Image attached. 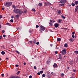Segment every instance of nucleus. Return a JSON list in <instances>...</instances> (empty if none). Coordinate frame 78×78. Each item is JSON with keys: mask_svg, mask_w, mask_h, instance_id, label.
<instances>
[{"mask_svg": "<svg viewBox=\"0 0 78 78\" xmlns=\"http://www.w3.org/2000/svg\"><path fill=\"white\" fill-rule=\"evenodd\" d=\"M13 11L14 12H15L16 14H19L20 15H21V14L23 13V11L17 9H14Z\"/></svg>", "mask_w": 78, "mask_h": 78, "instance_id": "nucleus-1", "label": "nucleus"}, {"mask_svg": "<svg viewBox=\"0 0 78 78\" xmlns=\"http://www.w3.org/2000/svg\"><path fill=\"white\" fill-rule=\"evenodd\" d=\"M11 5H12V2H6L4 4V6L6 7H9Z\"/></svg>", "mask_w": 78, "mask_h": 78, "instance_id": "nucleus-2", "label": "nucleus"}, {"mask_svg": "<svg viewBox=\"0 0 78 78\" xmlns=\"http://www.w3.org/2000/svg\"><path fill=\"white\" fill-rule=\"evenodd\" d=\"M40 31H41V33H42V31L45 30V27L42 26H40Z\"/></svg>", "mask_w": 78, "mask_h": 78, "instance_id": "nucleus-3", "label": "nucleus"}, {"mask_svg": "<svg viewBox=\"0 0 78 78\" xmlns=\"http://www.w3.org/2000/svg\"><path fill=\"white\" fill-rule=\"evenodd\" d=\"M62 55H65V54L66 53V49H64L62 51Z\"/></svg>", "mask_w": 78, "mask_h": 78, "instance_id": "nucleus-4", "label": "nucleus"}, {"mask_svg": "<svg viewBox=\"0 0 78 78\" xmlns=\"http://www.w3.org/2000/svg\"><path fill=\"white\" fill-rule=\"evenodd\" d=\"M66 0H61L59 3H66Z\"/></svg>", "mask_w": 78, "mask_h": 78, "instance_id": "nucleus-5", "label": "nucleus"}, {"mask_svg": "<svg viewBox=\"0 0 78 78\" xmlns=\"http://www.w3.org/2000/svg\"><path fill=\"white\" fill-rule=\"evenodd\" d=\"M45 5L47 6H48L51 5V3L49 2H46L45 4Z\"/></svg>", "mask_w": 78, "mask_h": 78, "instance_id": "nucleus-6", "label": "nucleus"}, {"mask_svg": "<svg viewBox=\"0 0 78 78\" xmlns=\"http://www.w3.org/2000/svg\"><path fill=\"white\" fill-rule=\"evenodd\" d=\"M54 26L55 28H57V27H58V26H59V24L57 23H55L54 24Z\"/></svg>", "mask_w": 78, "mask_h": 78, "instance_id": "nucleus-7", "label": "nucleus"}, {"mask_svg": "<svg viewBox=\"0 0 78 78\" xmlns=\"http://www.w3.org/2000/svg\"><path fill=\"white\" fill-rule=\"evenodd\" d=\"M58 56L60 59H62V55L61 54H59Z\"/></svg>", "mask_w": 78, "mask_h": 78, "instance_id": "nucleus-8", "label": "nucleus"}, {"mask_svg": "<svg viewBox=\"0 0 78 78\" xmlns=\"http://www.w3.org/2000/svg\"><path fill=\"white\" fill-rule=\"evenodd\" d=\"M50 22L49 23L50 25V26H52L53 25V24L52 23V22H51V20H50Z\"/></svg>", "mask_w": 78, "mask_h": 78, "instance_id": "nucleus-9", "label": "nucleus"}, {"mask_svg": "<svg viewBox=\"0 0 78 78\" xmlns=\"http://www.w3.org/2000/svg\"><path fill=\"white\" fill-rule=\"evenodd\" d=\"M53 67L54 68L56 67H57V64L56 63H54V64Z\"/></svg>", "mask_w": 78, "mask_h": 78, "instance_id": "nucleus-10", "label": "nucleus"}, {"mask_svg": "<svg viewBox=\"0 0 78 78\" xmlns=\"http://www.w3.org/2000/svg\"><path fill=\"white\" fill-rule=\"evenodd\" d=\"M69 63L70 64H73V61H70Z\"/></svg>", "mask_w": 78, "mask_h": 78, "instance_id": "nucleus-11", "label": "nucleus"}, {"mask_svg": "<svg viewBox=\"0 0 78 78\" xmlns=\"http://www.w3.org/2000/svg\"><path fill=\"white\" fill-rule=\"evenodd\" d=\"M9 78H15V76H11L9 77Z\"/></svg>", "mask_w": 78, "mask_h": 78, "instance_id": "nucleus-12", "label": "nucleus"}, {"mask_svg": "<svg viewBox=\"0 0 78 78\" xmlns=\"http://www.w3.org/2000/svg\"><path fill=\"white\" fill-rule=\"evenodd\" d=\"M39 6H42V3H40L38 4Z\"/></svg>", "mask_w": 78, "mask_h": 78, "instance_id": "nucleus-13", "label": "nucleus"}, {"mask_svg": "<svg viewBox=\"0 0 78 78\" xmlns=\"http://www.w3.org/2000/svg\"><path fill=\"white\" fill-rule=\"evenodd\" d=\"M65 47H68V45H67V44L66 43L64 45Z\"/></svg>", "mask_w": 78, "mask_h": 78, "instance_id": "nucleus-14", "label": "nucleus"}, {"mask_svg": "<svg viewBox=\"0 0 78 78\" xmlns=\"http://www.w3.org/2000/svg\"><path fill=\"white\" fill-rule=\"evenodd\" d=\"M1 54H2V55H5V52L4 51H2L1 52Z\"/></svg>", "mask_w": 78, "mask_h": 78, "instance_id": "nucleus-15", "label": "nucleus"}, {"mask_svg": "<svg viewBox=\"0 0 78 78\" xmlns=\"http://www.w3.org/2000/svg\"><path fill=\"white\" fill-rule=\"evenodd\" d=\"M61 40V38H57V41H60Z\"/></svg>", "mask_w": 78, "mask_h": 78, "instance_id": "nucleus-16", "label": "nucleus"}, {"mask_svg": "<svg viewBox=\"0 0 78 78\" xmlns=\"http://www.w3.org/2000/svg\"><path fill=\"white\" fill-rule=\"evenodd\" d=\"M75 5H77V4H78V1H76L75 2Z\"/></svg>", "mask_w": 78, "mask_h": 78, "instance_id": "nucleus-17", "label": "nucleus"}, {"mask_svg": "<svg viewBox=\"0 0 78 78\" xmlns=\"http://www.w3.org/2000/svg\"><path fill=\"white\" fill-rule=\"evenodd\" d=\"M64 5V4H60L59 5V6H63Z\"/></svg>", "mask_w": 78, "mask_h": 78, "instance_id": "nucleus-18", "label": "nucleus"}, {"mask_svg": "<svg viewBox=\"0 0 78 78\" xmlns=\"http://www.w3.org/2000/svg\"><path fill=\"white\" fill-rule=\"evenodd\" d=\"M33 43H34V44H36V40H33Z\"/></svg>", "mask_w": 78, "mask_h": 78, "instance_id": "nucleus-19", "label": "nucleus"}, {"mask_svg": "<svg viewBox=\"0 0 78 78\" xmlns=\"http://www.w3.org/2000/svg\"><path fill=\"white\" fill-rule=\"evenodd\" d=\"M20 71H18L17 72V73H16L17 75H19V73H20Z\"/></svg>", "mask_w": 78, "mask_h": 78, "instance_id": "nucleus-20", "label": "nucleus"}, {"mask_svg": "<svg viewBox=\"0 0 78 78\" xmlns=\"http://www.w3.org/2000/svg\"><path fill=\"white\" fill-rule=\"evenodd\" d=\"M61 17H62L63 18V19H66V17H64V16L62 15L61 16Z\"/></svg>", "mask_w": 78, "mask_h": 78, "instance_id": "nucleus-21", "label": "nucleus"}, {"mask_svg": "<svg viewBox=\"0 0 78 78\" xmlns=\"http://www.w3.org/2000/svg\"><path fill=\"white\" fill-rule=\"evenodd\" d=\"M19 15H17L16 16V18H19Z\"/></svg>", "mask_w": 78, "mask_h": 78, "instance_id": "nucleus-22", "label": "nucleus"}, {"mask_svg": "<svg viewBox=\"0 0 78 78\" xmlns=\"http://www.w3.org/2000/svg\"><path fill=\"white\" fill-rule=\"evenodd\" d=\"M61 10H59L58 11V14H61Z\"/></svg>", "mask_w": 78, "mask_h": 78, "instance_id": "nucleus-23", "label": "nucleus"}, {"mask_svg": "<svg viewBox=\"0 0 78 78\" xmlns=\"http://www.w3.org/2000/svg\"><path fill=\"white\" fill-rule=\"evenodd\" d=\"M15 52H16V53H17L18 54H19V53H20V52L17 51H16Z\"/></svg>", "mask_w": 78, "mask_h": 78, "instance_id": "nucleus-24", "label": "nucleus"}, {"mask_svg": "<svg viewBox=\"0 0 78 78\" xmlns=\"http://www.w3.org/2000/svg\"><path fill=\"white\" fill-rule=\"evenodd\" d=\"M58 22L59 23H61V22H62L61 20H58Z\"/></svg>", "mask_w": 78, "mask_h": 78, "instance_id": "nucleus-25", "label": "nucleus"}, {"mask_svg": "<svg viewBox=\"0 0 78 78\" xmlns=\"http://www.w3.org/2000/svg\"><path fill=\"white\" fill-rule=\"evenodd\" d=\"M64 73H62L61 75V76H64Z\"/></svg>", "mask_w": 78, "mask_h": 78, "instance_id": "nucleus-26", "label": "nucleus"}, {"mask_svg": "<svg viewBox=\"0 0 78 78\" xmlns=\"http://www.w3.org/2000/svg\"><path fill=\"white\" fill-rule=\"evenodd\" d=\"M42 76L43 77H45V74H43V75H42Z\"/></svg>", "mask_w": 78, "mask_h": 78, "instance_id": "nucleus-27", "label": "nucleus"}, {"mask_svg": "<svg viewBox=\"0 0 78 78\" xmlns=\"http://www.w3.org/2000/svg\"><path fill=\"white\" fill-rule=\"evenodd\" d=\"M32 11H34V12H36V10H35V9H32Z\"/></svg>", "mask_w": 78, "mask_h": 78, "instance_id": "nucleus-28", "label": "nucleus"}, {"mask_svg": "<svg viewBox=\"0 0 78 78\" xmlns=\"http://www.w3.org/2000/svg\"><path fill=\"white\" fill-rule=\"evenodd\" d=\"M73 40V38H71L70 40H69V41H70V42H72V41Z\"/></svg>", "mask_w": 78, "mask_h": 78, "instance_id": "nucleus-29", "label": "nucleus"}, {"mask_svg": "<svg viewBox=\"0 0 78 78\" xmlns=\"http://www.w3.org/2000/svg\"><path fill=\"white\" fill-rule=\"evenodd\" d=\"M75 53H76L77 54H78V51H75Z\"/></svg>", "mask_w": 78, "mask_h": 78, "instance_id": "nucleus-30", "label": "nucleus"}, {"mask_svg": "<svg viewBox=\"0 0 78 78\" xmlns=\"http://www.w3.org/2000/svg\"><path fill=\"white\" fill-rule=\"evenodd\" d=\"M40 73H43V71H40Z\"/></svg>", "mask_w": 78, "mask_h": 78, "instance_id": "nucleus-31", "label": "nucleus"}, {"mask_svg": "<svg viewBox=\"0 0 78 78\" xmlns=\"http://www.w3.org/2000/svg\"><path fill=\"white\" fill-rule=\"evenodd\" d=\"M75 11H76H76H77V10H78V8H75Z\"/></svg>", "mask_w": 78, "mask_h": 78, "instance_id": "nucleus-32", "label": "nucleus"}, {"mask_svg": "<svg viewBox=\"0 0 78 78\" xmlns=\"http://www.w3.org/2000/svg\"><path fill=\"white\" fill-rule=\"evenodd\" d=\"M72 6H75V4H74L73 3H72Z\"/></svg>", "mask_w": 78, "mask_h": 78, "instance_id": "nucleus-33", "label": "nucleus"}, {"mask_svg": "<svg viewBox=\"0 0 78 78\" xmlns=\"http://www.w3.org/2000/svg\"><path fill=\"white\" fill-rule=\"evenodd\" d=\"M36 44H37V45H39V42H37L36 43Z\"/></svg>", "mask_w": 78, "mask_h": 78, "instance_id": "nucleus-34", "label": "nucleus"}, {"mask_svg": "<svg viewBox=\"0 0 78 78\" xmlns=\"http://www.w3.org/2000/svg\"><path fill=\"white\" fill-rule=\"evenodd\" d=\"M5 30H2V33H5Z\"/></svg>", "mask_w": 78, "mask_h": 78, "instance_id": "nucleus-35", "label": "nucleus"}, {"mask_svg": "<svg viewBox=\"0 0 78 78\" xmlns=\"http://www.w3.org/2000/svg\"><path fill=\"white\" fill-rule=\"evenodd\" d=\"M37 74L38 75H41V73H38Z\"/></svg>", "mask_w": 78, "mask_h": 78, "instance_id": "nucleus-36", "label": "nucleus"}, {"mask_svg": "<svg viewBox=\"0 0 78 78\" xmlns=\"http://www.w3.org/2000/svg\"><path fill=\"white\" fill-rule=\"evenodd\" d=\"M36 28H39V26L38 25H37L36 26Z\"/></svg>", "mask_w": 78, "mask_h": 78, "instance_id": "nucleus-37", "label": "nucleus"}, {"mask_svg": "<svg viewBox=\"0 0 78 78\" xmlns=\"http://www.w3.org/2000/svg\"><path fill=\"white\" fill-rule=\"evenodd\" d=\"M10 22H13V20L12 19L10 20Z\"/></svg>", "mask_w": 78, "mask_h": 78, "instance_id": "nucleus-38", "label": "nucleus"}, {"mask_svg": "<svg viewBox=\"0 0 78 78\" xmlns=\"http://www.w3.org/2000/svg\"><path fill=\"white\" fill-rule=\"evenodd\" d=\"M12 8H16V6L12 5Z\"/></svg>", "mask_w": 78, "mask_h": 78, "instance_id": "nucleus-39", "label": "nucleus"}, {"mask_svg": "<svg viewBox=\"0 0 78 78\" xmlns=\"http://www.w3.org/2000/svg\"><path fill=\"white\" fill-rule=\"evenodd\" d=\"M7 25H10V24L9 23H6Z\"/></svg>", "mask_w": 78, "mask_h": 78, "instance_id": "nucleus-40", "label": "nucleus"}, {"mask_svg": "<svg viewBox=\"0 0 78 78\" xmlns=\"http://www.w3.org/2000/svg\"><path fill=\"white\" fill-rule=\"evenodd\" d=\"M24 13H26L27 12V10H25L24 11Z\"/></svg>", "mask_w": 78, "mask_h": 78, "instance_id": "nucleus-41", "label": "nucleus"}, {"mask_svg": "<svg viewBox=\"0 0 78 78\" xmlns=\"http://www.w3.org/2000/svg\"><path fill=\"white\" fill-rule=\"evenodd\" d=\"M72 34L73 35V34H75V32H73L72 33Z\"/></svg>", "mask_w": 78, "mask_h": 78, "instance_id": "nucleus-42", "label": "nucleus"}, {"mask_svg": "<svg viewBox=\"0 0 78 78\" xmlns=\"http://www.w3.org/2000/svg\"><path fill=\"white\" fill-rule=\"evenodd\" d=\"M72 37H73V38H74V37H75V36H74V35H72Z\"/></svg>", "mask_w": 78, "mask_h": 78, "instance_id": "nucleus-43", "label": "nucleus"}, {"mask_svg": "<svg viewBox=\"0 0 78 78\" xmlns=\"http://www.w3.org/2000/svg\"><path fill=\"white\" fill-rule=\"evenodd\" d=\"M34 69H37L36 67V66H34Z\"/></svg>", "mask_w": 78, "mask_h": 78, "instance_id": "nucleus-44", "label": "nucleus"}, {"mask_svg": "<svg viewBox=\"0 0 78 78\" xmlns=\"http://www.w3.org/2000/svg\"><path fill=\"white\" fill-rule=\"evenodd\" d=\"M15 66H16V67H19V65H16Z\"/></svg>", "mask_w": 78, "mask_h": 78, "instance_id": "nucleus-45", "label": "nucleus"}, {"mask_svg": "<svg viewBox=\"0 0 78 78\" xmlns=\"http://www.w3.org/2000/svg\"><path fill=\"white\" fill-rule=\"evenodd\" d=\"M1 18H2V16L0 15V19H1Z\"/></svg>", "mask_w": 78, "mask_h": 78, "instance_id": "nucleus-46", "label": "nucleus"}, {"mask_svg": "<svg viewBox=\"0 0 78 78\" xmlns=\"http://www.w3.org/2000/svg\"><path fill=\"white\" fill-rule=\"evenodd\" d=\"M15 78H19V77L18 76H17L16 77H15Z\"/></svg>", "mask_w": 78, "mask_h": 78, "instance_id": "nucleus-47", "label": "nucleus"}, {"mask_svg": "<svg viewBox=\"0 0 78 78\" xmlns=\"http://www.w3.org/2000/svg\"><path fill=\"white\" fill-rule=\"evenodd\" d=\"M29 42L30 43V44H33V42H32V41H29Z\"/></svg>", "mask_w": 78, "mask_h": 78, "instance_id": "nucleus-48", "label": "nucleus"}, {"mask_svg": "<svg viewBox=\"0 0 78 78\" xmlns=\"http://www.w3.org/2000/svg\"><path fill=\"white\" fill-rule=\"evenodd\" d=\"M52 23H54V22H55V21H51Z\"/></svg>", "mask_w": 78, "mask_h": 78, "instance_id": "nucleus-49", "label": "nucleus"}, {"mask_svg": "<svg viewBox=\"0 0 78 78\" xmlns=\"http://www.w3.org/2000/svg\"><path fill=\"white\" fill-rule=\"evenodd\" d=\"M3 36L4 37H6V35H3Z\"/></svg>", "mask_w": 78, "mask_h": 78, "instance_id": "nucleus-50", "label": "nucleus"}, {"mask_svg": "<svg viewBox=\"0 0 78 78\" xmlns=\"http://www.w3.org/2000/svg\"><path fill=\"white\" fill-rule=\"evenodd\" d=\"M29 78H32V76H29Z\"/></svg>", "mask_w": 78, "mask_h": 78, "instance_id": "nucleus-51", "label": "nucleus"}, {"mask_svg": "<svg viewBox=\"0 0 78 78\" xmlns=\"http://www.w3.org/2000/svg\"><path fill=\"white\" fill-rule=\"evenodd\" d=\"M73 71L74 72H76V69H73Z\"/></svg>", "mask_w": 78, "mask_h": 78, "instance_id": "nucleus-52", "label": "nucleus"}, {"mask_svg": "<svg viewBox=\"0 0 78 78\" xmlns=\"http://www.w3.org/2000/svg\"><path fill=\"white\" fill-rule=\"evenodd\" d=\"M29 33H31V30H29Z\"/></svg>", "mask_w": 78, "mask_h": 78, "instance_id": "nucleus-53", "label": "nucleus"}, {"mask_svg": "<svg viewBox=\"0 0 78 78\" xmlns=\"http://www.w3.org/2000/svg\"><path fill=\"white\" fill-rule=\"evenodd\" d=\"M2 10H4V9H5V8H4L3 7L2 8Z\"/></svg>", "mask_w": 78, "mask_h": 78, "instance_id": "nucleus-54", "label": "nucleus"}, {"mask_svg": "<svg viewBox=\"0 0 78 78\" xmlns=\"http://www.w3.org/2000/svg\"><path fill=\"white\" fill-rule=\"evenodd\" d=\"M2 38V36H0V39H1Z\"/></svg>", "mask_w": 78, "mask_h": 78, "instance_id": "nucleus-55", "label": "nucleus"}, {"mask_svg": "<svg viewBox=\"0 0 78 78\" xmlns=\"http://www.w3.org/2000/svg\"><path fill=\"white\" fill-rule=\"evenodd\" d=\"M4 74H2V76H4Z\"/></svg>", "mask_w": 78, "mask_h": 78, "instance_id": "nucleus-56", "label": "nucleus"}, {"mask_svg": "<svg viewBox=\"0 0 78 78\" xmlns=\"http://www.w3.org/2000/svg\"><path fill=\"white\" fill-rule=\"evenodd\" d=\"M50 46L51 47H52V46H53V44H50Z\"/></svg>", "mask_w": 78, "mask_h": 78, "instance_id": "nucleus-57", "label": "nucleus"}, {"mask_svg": "<svg viewBox=\"0 0 78 78\" xmlns=\"http://www.w3.org/2000/svg\"><path fill=\"white\" fill-rule=\"evenodd\" d=\"M55 48L56 49H57V50H58V48L57 47H56Z\"/></svg>", "mask_w": 78, "mask_h": 78, "instance_id": "nucleus-58", "label": "nucleus"}, {"mask_svg": "<svg viewBox=\"0 0 78 78\" xmlns=\"http://www.w3.org/2000/svg\"><path fill=\"white\" fill-rule=\"evenodd\" d=\"M55 54H57V53H58V52H57V51H55Z\"/></svg>", "mask_w": 78, "mask_h": 78, "instance_id": "nucleus-59", "label": "nucleus"}, {"mask_svg": "<svg viewBox=\"0 0 78 78\" xmlns=\"http://www.w3.org/2000/svg\"><path fill=\"white\" fill-rule=\"evenodd\" d=\"M11 18H12V19H13V18H14V16H11Z\"/></svg>", "mask_w": 78, "mask_h": 78, "instance_id": "nucleus-60", "label": "nucleus"}, {"mask_svg": "<svg viewBox=\"0 0 78 78\" xmlns=\"http://www.w3.org/2000/svg\"><path fill=\"white\" fill-rule=\"evenodd\" d=\"M24 65H26V62H24Z\"/></svg>", "mask_w": 78, "mask_h": 78, "instance_id": "nucleus-61", "label": "nucleus"}, {"mask_svg": "<svg viewBox=\"0 0 78 78\" xmlns=\"http://www.w3.org/2000/svg\"><path fill=\"white\" fill-rule=\"evenodd\" d=\"M2 47H3V48H4V47H5V46H2Z\"/></svg>", "mask_w": 78, "mask_h": 78, "instance_id": "nucleus-62", "label": "nucleus"}, {"mask_svg": "<svg viewBox=\"0 0 78 78\" xmlns=\"http://www.w3.org/2000/svg\"><path fill=\"white\" fill-rule=\"evenodd\" d=\"M48 63H49V61H48L47 62V64H48Z\"/></svg>", "mask_w": 78, "mask_h": 78, "instance_id": "nucleus-63", "label": "nucleus"}, {"mask_svg": "<svg viewBox=\"0 0 78 78\" xmlns=\"http://www.w3.org/2000/svg\"><path fill=\"white\" fill-rule=\"evenodd\" d=\"M69 69V67H67V69Z\"/></svg>", "mask_w": 78, "mask_h": 78, "instance_id": "nucleus-64", "label": "nucleus"}]
</instances>
